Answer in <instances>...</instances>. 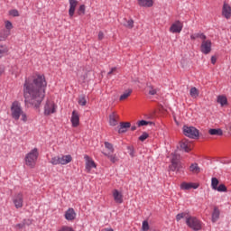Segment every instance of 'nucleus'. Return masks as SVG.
<instances>
[{"label":"nucleus","instance_id":"39448f33","mask_svg":"<svg viewBox=\"0 0 231 231\" xmlns=\"http://www.w3.org/2000/svg\"><path fill=\"white\" fill-rule=\"evenodd\" d=\"M182 131H183V134L188 138L195 139V138H199V130L194 126L184 125L182 128Z\"/></svg>","mask_w":231,"mask_h":231},{"label":"nucleus","instance_id":"5701e85b","mask_svg":"<svg viewBox=\"0 0 231 231\" xmlns=\"http://www.w3.org/2000/svg\"><path fill=\"white\" fill-rule=\"evenodd\" d=\"M198 187H199V185L194 183L182 182L180 184V189L182 190H190V189H198Z\"/></svg>","mask_w":231,"mask_h":231},{"label":"nucleus","instance_id":"37998d69","mask_svg":"<svg viewBox=\"0 0 231 231\" xmlns=\"http://www.w3.org/2000/svg\"><path fill=\"white\" fill-rule=\"evenodd\" d=\"M10 15L13 17H19V11L17 9H13L9 12Z\"/></svg>","mask_w":231,"mask_h":231},{"label":"nucleus","instance_id":"412c9836","mask_svg":"<svg viewBox=\"0 0 231 231\" xmlns=\"http://www.w3.org/2000/svg\"><path fill=\"white\" fill-rule=\"evenodd\" d=\"M72 160L71 155H61L60 156V165H68V163H71Z\"/></svg>","mask_w":231,"mask_h":231},{"label":"nucleus","instance_id":"6e6d98bb","mask_svg":"<svg viewBox=\"0 0 231 231\" xmlns=\"http://www.w3.org/2000/svg\"><path fill=\"white\" fill-rule=\"evenodd\" d=\"M3 73H5V70H3L2 69H0V77H1V75H3Z\"/></svg>","mask_w":231,"mask_h":231},{"label":"nucleus","instance_id":"e433bc0d","mask_svg":"<svg viewBox=\"0 0 231 231\" xmlns=\"http://www.w3.org/2000/svg\"><path fill=\"white\" fill-rule=\"evenodd\" d=\"M188 216H189V214H187V213H180L176 216V220L181 221V219H183V217H185V219L187 220Z\"/></svg>","mask_w":231,"mask_h":231},{"label":"nucleus","instance_id":"8fccbe9b","mask_svg":"<svg viewBox=\"0 0 231 231\" xmlns=\"http://www.w3.org/2000/svg\"><path fill=\"white\" fill-rule=\"evenodd\" d=\"M116 71V68H112L111 70L107 73V75H113Z\"/></svg>","mask_w":231,"mask_h":231},{"label":"nucleus","instance_id":"f8f14e48","mask_svg":"<svg viewBox=\"0 0 231 231\" xmlns=\"http://www.w3.org/2000/svg\"><path fill=\"white\" fill-rule=\"evenodd\" d=\"M181 30H183V23L180 21H176L170 27L171 33H181Z\"/></svg>","mask_w":231,"mask_h":231},{"label":"nucleus","instance_id":"603ef678","mask_svg":"<svg viewBox=\"0 0 231 231\" xmlns=\"http://www.w3.org/2000/svg\"><path fill=\"white\" fill-rule=\"evenodd\" d=\"M3 41H6V39H3V34L0 32V42Z\"/></svg>","mask_w":231,"mask_h":231},{"label":"nucleus","instance_id":"58836bf2","mask_svg":"<svg viewBox=\"0 0 231 231\" xmlns=\"http://www.w3.org/2000/svg\"><path fill=\"white\" fill-rule=\"evenodd\" d=\"M5 30L11 32L12 28H14V25L12 24V22L10 21H5Z\"/></svg>","mask_w":231,"mask_h":231},{"label":"nucleus","instance_id":"3c124183","mask_svg":"<svg viewBox=\"0 0 231 231\" xmlns=\"http://www.w3.org/2000/svg\"><path fill=\"white\" fill-rule=\"evenodd\" d=\"M217 59L215 56L211 57V64H216Z\"/></svg>","mask_w":231,"mask_h":231},{"label":"nucleus","instance_id":"1a4fd4ad","mask_svg":"<svg viewBox=\"0 0 231 231\" xmlns=\"http://www.w3.org/2000/svg\"><path fill=\"white\" fill-rule=\"evenodd\" d=\"M200 51L204 53V55H208L210 51H212V42L210 40H202L200 45Z\"/></svg>","mask_w":231,"mask_h":231},{"label":"nucleus","instance_id":"4468645a","mask_svg":"<svg viewBox=\"0 0 231 231\" xmlns=\"http://www.w3.org/2000/svg\"><path fill=\"white\" fill-rule=\"evenodd\" d=\"M85 161H86V171L87 172H91V169H97V164L95 163V161L91 159L88 155H85Z\"/></svg>","mask_w":231,"mask_h":231},{"label":"nucleus","instance_id":"c85d7f7f","mask_svg":"<svg viewBox=\"0 0 231 231\" xmlns=\"http://www.w3.org/2000/svg\"><path fill=\"white\" fill-rule=\"evenodd\" d=\"M9 51L8 46L6 45H0V59H3L5 55H7Z\"/></svg>","mask_w":231,"mask_h":231},{"label":"nucleus","instance_id":"2eb2a0df","mask_svg":"<svg viewBox=\"0 0 231 231\" xmlns=\"http://www.w3.org/2000/svg\"><path fill=\"white\" fill-rule=\"evenodd\" d=\"M118 120H120V116H118V114H116V112H112L109 115L108 124L112 127H115V126L118 125Z\"/></svg>","mask_w":231,"mask_h":231},{"label":"nucleus","instance_id":"a211bd4d","mask_svg":"<svg viewBox=\"0 0 231 231\" xmlns=\"http://www.w3.org/2000/svg\"><path fill=\"white\" fill-rule=\"evenodd\" d=\"M69 17H73L75 15V10L79 5V1L77 0H69Z\"/></svg>","mask_w":231,"mask_h":231},{"label":"nucleus","instance_id":"9b49d317","mask_svg":"<svg viewBox=\"0 0 231 231\" xmlns=\"http://www.w3.org/2000/svg\"><path fill=\"white\" fill-rule=\"evenodd\" d=\"M112 196L114 198V201L118 205H122V203H124V193H122V191H119L118 189H113Z\"/></svg>","mask_w":231,"mask_h":231},{"label":"nucleus","instance_id":"a878e982","mask_svg":"<svg viewBox=\"0 0 231 231\" xmlns=\"http://www.w3.org/2000/svg\"><path fill=\"white\" fill-rule=\"evenodd\" d=\"M191 41H196V39H201L202 41H205L207 39V36L202 32H197L190 35Z\"/></svg>","mask_w":231,"mask_h":231},{"label":"nucleus","instance_id":"c756f323","mask_svg":"<svg viewBox=\"0 0 231 231\" xmlns=\"http://www.w3.org/2000/svg\"><path fill=\"white\" fill-rule=\"evenodd\" d=\"M105 147L106 149V151H105V152H107V154H113L115 152V148L113 147V145L110 143L105 142Z\"/></svg>","mask_w":231,"mask_h":231},{"label":"nucleus","instance_id":"ea45409f","mask_svg":"<svg viewBox=\"0 0 231 231\" xmlns=\"http://www.w3.org/2000/svg\"><path fill=\"white\" fill-rule=\"evenodd\" d=\"M78 14L80 15V14H86V5H81L79 8V12Z\"/></svg>","mask_w":231,"mask_h":231},{"label":"nucleus","instance_id":"b1692460","mask_svg":"<svg viewBox=\"0 0 231 231\" xmlns=\"http://www.w3.org/2000/svg\"><path fill=\"white\" fill-rule=\"evenodd\" d=\"M217 104H220L221 107H225L228 106V99L226 98V96H218L217 98Z\"/></svg>","mask_w":231,"mask_h":231},{"label":"nucleus","instance_id":"20e7f679","mask_svg":"<svg viewBox=\"0 0 231 231\" xmlns=\"http://www.w3.org/2000/svg\"><path fill=\"white\" fill-rule=\"evenodd\" d=\"M186 225L194 231H199L203 227V224L196 217H186Z\"/></svg>","mask_w":231,"mask_h":231},{"label":"nucleus","instance_id":"9d476101","mask_svg":"<svg viewBox=\"0 0 231 231\" xmlns=\"http://www.w3.org/2000/svg\"><path fill=\"white\" fill-rule=\"evenodd\" d=\"M181 164H180V155L177 153L171 154V164L170 165V171H172L173 172L175 171H180V167Z\"/></svg>","mask_w":231,"mask_h":231},{"label":"nucleus","instance_id":"7ed1b4c3","mask_svg":"<svg viewBox=\"0 0 231 231\" xmlns=\"http://www.w3.org/2000/svg\"><path fill=\"white\" fill-rule=\"evenodd\" d=\"M37 160H39V149L33 148L25 155V165L30 169H34L35 165H37Z\"/></svg>","mask_w":231,"mask_h":231},{"label":"nucleus","instance_id":"423d86ee","mask_svg":"<svg viewBox=\"0 0 231 231\" xmlns=\"http://www.w3.org/2000/svg\"><path fill=\"white\" fill-rule=\"evenodd\" d=\"M57 112V105L52 100L48 99L44 106V115L46 116H50V115H53V113Z\"/></svg>","mask_w":231,"mask_h":231},{"label":"nucleus","instance_id":"864d4df0","mask_svg":"<svg viewBox=\"0 0 231 231\" xmlns=\"http://www.w3.org/2000/svg\"><path fill=\"white\" fill-rule=\"evenodd\" d=\"M102 231H115V230H113V228H104L102 229Z\"/></svg>","mask_w":231,"mask_h":231},{"label":"nucleus","instance_id":"a19ab883","mask_svg":"<svg viewBox=\"0 0 231 231\" xmlns=\"http://www.w3.org/2000/svg\"><path fill=\"white\" fill-rule=\"evenodd\" d=\"M125 26L126 27V28H133L134 26V21H133V20H128L127 22H126V23H125Z\"/></svg>","mask_w":231,"mask_h":231},{"label":"nucleus","instance_id":"4be33fe9","mask_svg":"<svg viewBox=\"0 0 231 231\" xmlns=\"http://www.w3.org/2000/svg\"><path fill=\"white\" fill-rule=\"evenodd\" d=\"M139 6H143V8H151L154 2L152 0H137Z\"/></svg>","mask_w":231,"mask_h":231},{"label":"nucleus","instance_id":"f257e3e1","mask_svg":"<svg viewBox=\"0 0 231 231\" xmlns=\"http://www.w3.org/2000/svg\"><path fill=\"white\" fill-rule=\"evenodd\" d=\"M47 87L46 77L42 74H36L32 81L25 80L23 85L25 104H31L34 107H39L42 104L44 97H46Z\"/></svg>","mask_w":231,"mask_h":231},{"label":"nucleus","instance_id":"f3484780","mask_svg":"<svg viewBox=\"0 0 231 231\" xmlns=\"http://www.w3.org/2000/svg\"><path fill=\"white\" fill-rule=\"evenodd\" d=\"M72 127H79L80 125V116H79V112L73 111L70 118Z\"/></svg>","mask_w":231,"mask_h":231},{"label":"nucleus","instance_id":"49530a36","mask_svg":"<svg viewBox=\"0 0 231 231\" xmlns=\"http://www.w3.org/2000/svg\"><path fill=\"white\" fill-rule=\"evenodd\" d=\"M58 231H74L73 227H69L68 226H63L60 230Z\"/></svg>","mask_w":231,"mask_h":231},{"label":"nucleus","instance_id":"5fc2aeb1","mask_svg":"<svg viewBox=\"0 0 231 231\" xmlns=\"http://www.w3.org/2000/svg\"><path fill=\"white\" fill-rule=\"evenodd\" d=\"M131 131H136V125L131 126Z\"/></svg>","mask_w":231,"mask_h":231},{"label":"nucleus","instance_id":"dca6fc26","mask_svg":"<svg viewBox=\"0 0 231 231\" xmlns=\"http://www.w3.org/2000/svg\"><path fill=\"white\" fill-rule=\"evenodd\" d=\"M180 147L185 152H190L192 151V143L188 139L180 141Z\"/></svg>","mask_w":231,"mask_h":231},{"label":"nucleus","instance_id":"c03bdc74","mask_svg":"<svg viewBox=\"0 0 231 231\" xmlns=\"http://www.w3.org/2000/svg\"><path fill=\"white\" fill-rule=\"evenodd\" d=\"M151 122L145 121V120H141L137 123L138 127H142L143 125H149Z\"/></svg>","mask_w":231,"mask_h":231},{"label":"nucleus","instance_id":"4d7b16f0","mask_svg":"<svg viewBox=\"0 0 231 231\" xmlns=\"http://www.w3.org/2000/svg\"><path fill=\"white\" fill-rule=\"evenodd\" d=\"M17 226H19V228H23V225L18 224Z\"/></svg>","mask_w":231,"mask_h":231},{"label":"nucleus","instance_id":"bb28decb","mask_svg":"<svg viewBox=\"0 0 231 231\" xmlns=\"http://www.w3.org/2000/svg\"><path fill=\"white\" fill-rule=\"evenodd\" d=\"M189 95L191 98H198L199 97V90L196 87H192L189 90Z\"/></svg>","mask_w":231,"mask_h":231},{"label":"nucleus","instance_id":"ddd939ff","mask_svg":"<svg viewBox=\"0 0 231 231\" xmlns=\"http://www.w3.org/2000/svg\"><path fill=\"white\" fill-rule=\"evenodd\" d=\"M222 16H224L225 19H227V20L231 18V5H228L226 1L223 3Z\"/></svg>","mask_w":231,"mask_h":231},{"label":"nucleus","instance_id":"09e8293b","mask_svg":"<svg viewBox=\"0 0 231 231\" xmlns=\"http://www.w3.org/2000/svg\"><path fill=\"white\" fill-rule=\"evenodd\" d=\"M98 41H102L104 39V32L100 31L97 35Z\"/></svg>","mask_w":231,"mask_h":231},{"label":"nucleus","instance_id":"2f4dec72","mask_svg":"<svg viewBox=\"0 0 231 231\" xmlns=\"http://www.w3.org/2000/svg\"><path fill=\"white\" fill-rule=\"evenodd\" d=\"M208 133L212 136H223V130L221 129H210Z\"/></svg>","mask_w":231,"mask_h":231},{"label":"nucleus","instance_id":"7c9ffc66","mask_svg":"<svg viewBox=\"0 0 231 231\" xmlns=\"http://www.w3.org/2000/svg\"><path fill=\"white\" fill-rule=\"evenodd\" d=\"M131 93H133L132 89H127L125 90L119 97V100H127V98H129V97H131Z\"/></svg>","mask_w":231,"mask_h":231},{"label":"nucleus","instance_id":"4c0bfd02","mask_svg":"<svg viewBox=\"0 0 231 231\" xmlns=\"http://www.w3.org/2000/svg\"><path fill=\"white\" fill-rule=\"evenodd\" d=\"M149 222L147 220L143 221V225H142V230L143 231H149Z\"/></svg>","mask_w":231,"mask_h":231},{"label":"nucleus","instance_id":"6ab92c4d","mask_svg":"<svg viewBox=\"0 0 231 231\" xmlns=\"http://www.w3.org/2000/svg\"><path fill=\"white\" fill-rule=\"evenodd\" d=\"M76 217H77V213L75 212V209L69 208L65 212V219H67V221H73V219H75Z\"/></svg>","mask_w":231,"mask_h":231},{"label":"nucleus","instance_id":"473e14b6","mask_svg":"<svg viewBox=\"0 0 231 231\" xmlns=\"http://www.w3.org/2000/svg\"><path fill=\"white\" fill-rule=\"evenodd\" d=\"M219 208H214L213 213H212V222L216 223V221H217V219H219Z\"/></svg>","mask_w":231,"mask_h":231},{"label":"nucleus","instance_id":"6e6552de","mask_svg":"<svg viewBox=\"0 0 231 231\" xmlns=\"http://www.w3.org/2000/svg\"><path fill=\"white\" fill-rule=\"evenodd\" d=\"M13 203L15 208H23L24 205V195L22 192L14 194L13 197Z\"/></svg>","mask_w":231,"mask_h":231},{"label":"nucleus","instance_id":"0eeeda50","mask_svg":"<svg viewBox=\"0 0 231 231\" xmlns=\"http://www.w3.org/2000/svg\"><path fill=\"white\" fill-rule=\"evenodd\" d=\"M211 188L217 192H226L227 190L226 186L225 184H219V180L216 177L211 179Z\"/></svg>","mask_w":231,"mask_h":231},{"label":"nucleus","instance_id":"f03ea898","mask_svg":"<svg viewBox=\"0 0 231 231\" xmlns=\"http://www.w3.org/2000/svg\"><path fill=\"white\" fill-rule=\"evenodd\" d=\"M11 116L14 120H23V122H28V116H26V113L23 111V106H21V103L19 101H14L11 105Z\"/></svg>","mask_w":231,"mask_h":231},{"label":"nucleus","instance_id":"f704fd0d","mask_svg":"<svg viewBox=\"0 0 231 231\" xmlns=\"http://www.w3.org/2000/svg\"><path fill=\"white\" fill-rule=\"evenodd\" d=\"M78 104H79V106H86V104H88V100L86 99V96H80L79 97Z\"/></svg>","mask_w":231,"mask_h":231},{"label":"nucleus","instance_id":"cd10ccee","mask_svg":"<svg viewBox=\"0 0 231 231\" xmlns=\"http://www.w3.org/2000/svg\"><path fill=\"white\" fill-rule=\"evenodd\" d=\"M190 172H193V174H199L201 172V169L199 166H198V163H193L189 167Z\"/></svg>","mask_w":231,"mask_h":231},{"label":"nucleus","instance_id":"c9c22d12","mask_svg":"<svg viewBox=\"0 0 231 231\" xmlns=\"http://www.w3.org/2000/svg\"><path fill=\"white\" fill-rule=\"evenodd\" d=\"M147 89H148L149 95L154 96V95H156V93H158V89L154 88V87H152L151 85L147 87Z\"/></svg>","mask_w":231,"mask_h":231},{"label":"nucleus","instance_id":"393cba45","mask_svg":"<svg viewBox=\"0 0 231 231\" xmlns=\"http://www.w3.org/2000/svg\"><path fill=\"white\" fill-rule=\"evenodd\" d=\"M103 154L104 156H106L112 163H116V162H118V157H116V154L107 153V152H103Z\"/></svg>","mask_w":231,"mask_h":231},{"label":"nucleus","instance_id":"de8ad7c7","mask_svg":"<svg viewBox=\"0 0 231 231\" xmlns=\"http://www.w3.org/2000/svg\"><path fill=\"white\" fill-rule=\"evenodd\" d=\"M128 149L130 150L129 154L132 158H134V149L131 146L128 147Z\"/></svg>","mask_w":231,"mask_h":231},{"label":"nucleus","instance_id":"a18cd8bd","mask_svg":"<svg viewBox=\"0 0 231 231\" xmlns=\"http://www.w3.org/2000/svg\"><path fill=\"white\" fill-rule=\"evenodd\" d=\"M149 138V134L143 133L140 137L139 140L140 142H145Z\"/></svg>","mask_w":231,"mask_h":231},{"label":"nucleus","instance_id":"79ce46f5","mask_svg":"<svg viewBox=\"0 0 231 231\" xmlns=\"http://www.w3.org/2000/svg\"><path fill=\"white\" fill-rule=\"evenodd\" d=\"M3 35V39H8L10 37V31L4 30L2 32H0Z\"/></svg>","mask_w":231,"mask_h":231},{"label":"nucleus","instance_id":"aec40b11","mask_svg":"<svg viewBox=\"0 0 231 231\" xmlns=\"http://www.w3.org/2000/svg\"><path fill=\"white\" fill-rule=\"evenodd\" d=\"M131 127V123L129 122H122L120 123L118 133L122 134L124 133H127V130Z\"/></svg>","mask_w":231,"mask_h":231},{"label":"nucleus","instance_id":"72a5a7b5","mask_svg":"<svg viewBox=\"0 0 231 231\" xmlns=\"http://www.w3.org/2000/svg\"><path fill=\"white\" fill-rule=\"evenodd\" d=\"M50 163L51 165H60V156H54L51 159Z\"/></svg>","mask_w":231,"mask_h":231}]
</instances>
